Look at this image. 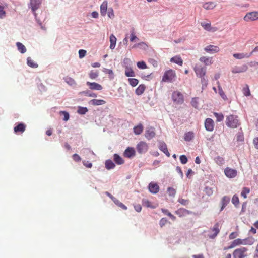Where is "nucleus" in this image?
Listing matches in <instances>:
<instances>
[{
    "label": "nucleus",
    "instance_id": "f3484780",
    "mask_svg": "<svg viewBox=\"0 0 258 258\" xmlns=\"http://www.w3.org/2000/svg\"><path fill=\"white\" fill-rule=\"evenodd\" d=\"M86 84L89 87V88L94 90H101L103 88L102 86L96 82H87Z\"/></svg>",
    "mask_w": 258,
    "mask_h": 258
},
{
    "label": "nucleus",
    "instance_id": "e433bc0d",
    "mask_svg": "<svg viewBox=\"0 0 258 258\" xmlns=\"http://www.w3.org/2000/svg\"><path fill=\"white\" fill-rule=\"evenodd\" d=\"M105 167L107 169L110 170L115 167L114 163L111 160H107L105 161Z\"/></svg>",
    "mask_w": 258,
    "mask_h": 258
},
{
    "label": "nucleus",
    "instance_id": "de8ad7c7",
    "mask_svg": "<svg viewBox=\"0 0 258 258\" xmlns=\"http://www.w3.org/2000/svg\"><path fill=\"white\" fill-rule=\"evenodd\" d=\"M242 92L244 95L246 96H249L251 95L248 85H246L245 87L243 88Z\"/></svg>",
    "mask_w": 258,
    "mask_h": 258
},
{
    "label": "nucleus",
    "instance_id": "a211bd4d",
    "mask_svg": "<svg viewBox=\"0 0 258 258\" xmlns=\"http://www.w3.org/2000/svg\"><path fill=\"white\" fill-rule=\"evenodd\" d=\"M220 224L218 223H216L213 228L211 229V230L214 232V233L212 235H209V237L211 238H214L216 237V236L218 235V234L220 232Z\"/></svg>",
    "mask_w": 258,
    "mask_h": 258
},
{
    "label": "nucleus",
    "instance_id": "39448f33",
    "mask_svg": "<svg viewBox=\"0 0 258 258\" xmlns=\"http://www.w3.org/2000/svg\"><path fill=\"white\" fill-rule=\"evenodd\" d=\"M248 244H249V243L248 242L247 239H241L240 238H237L234 240L231 243L230 245L227 248H225L224 249H231L237 246L241 245H246Z\"/></svg>",
    "mask_w": 258,
    "mask_h": 258
},
{
    "label": "nucleus",
    "instance_id": "2f4dec72",
    "mask_svg": "<svg viewBox=\"0 0 258 258\" xmlns=\"http://www.w3.org/2000/svg\"><path fill=\"white\" fill-rule=\"evenodd\" d=\"M217 84L218 85L219 95L223 99H224V100H226L227 99V97L226 95L225 94V93L223 91L219 82L218 81Z\"/></svg>",
    "mask_w": 258,
    "mask_h": 258
},
{
    "label": "nucleus",
    "instance_id": "6e6d98bb",
    "mask_svg": "<svg viewBox=\"0 0 258 258\" xmlns=\"http://www.w3.org/2000/svg\"><path fill=\"white\" fill-rule=\"evenodd\" d=\"M98 76V73L91 71L89 73V77L92 79H95Z\"/></svg>",
    "mask_w": 258,
    "mask_h": 258
},
{
    "label": "nucleus",
    "instance_id": "1a4fd4ad",
    "mask_svg": "<svg viewBox=\"0 0 258 258\" xmlns=\"http://www.w3.org/2000/svg\"><path fill=\"white\" fill-rule=\"evenodd\" d=\"M148 149V145L145 142L141 141L139 142L137 146V151L140 154L146 152Z\"/></svg>",
    "mask_w": 258,
    "mask_h": 258
},
{
    "label": "nucleus",
    "instance_id": "603ef678",
    "mask_svg": "<svg viewBox=\"0 0 258 258\" xmlns=\"http://www.w3.org/2000/svg\"><path fill=\"white\" fill-rule=\"evenodd\" d=\"M137 67L141 69H145L147 68V66L146 63L143 61H139L138 62H137Z\"/></svg>",
    "mask_w": 258,
    "mask_h": 258
},
{
    "label": "nucleus",
    "instance_id": "c85d7f7f",
    "mask_svg": "<svg viewBox=\"0 0 258 258\" xmlns=\"http://www.w3.org/2000/svg\"><path fill=\"white\" fill-rule=\"evenodd\" d=\"M170 61L171 62H174L175 63H176L179 66H182L183 64V60L180 56L177 55V56L172 57L170 59Z\"/></svg>",
    "mask_w": 258,
    "mask_h": 258
},
{
    "label": "nucleus",
    "instance_id": "473e14b6",
    "mask_svg": "<svg viewBox=\"0 0 258 258\" xmlns=\"http://www.w3.org/2000/svg\"><path fill=\"white\" fill-rule=\"evenodd\" d=\"M144 129V127L142 124H139L137 126L134 127V132L136 135L141 134Z\"/></svg>",
    "mask_w": 258,
    "mask_h": 258
},
{
    "label": "nucleus",
    "instance_id": "9d476101",
    "mask_svg": "<svg viewBox=\"0 0 258 258\" xmlns=\"http://www.w3.org/2000/svg\"><path fill=\"white\" fill-rule=\"evenodd\" d=\"M224 173L227 177L233 178L237 176V171L235 169L226 167L224 170Z\"/></svg>",
    "mask_w": 258,
    "mask_h": 258
},
{
    "label": "nucleus",
    "instance_id": "2eb2a0df",
    "mask_svg": "<svg viewBox=\"0 0 258 258\" xmlns=\"http://www.w3.org/2000/svg\"><path fill=\"white\" fill-rule=\"evenodd\" d=\"M125 157L130 158L135 155V150L133 147H127L124 152Z\"/></svg>",
    "mask_w": 258,
    "mask_h": 258
},
{
    "label": "nucleus",
    "instance_id": "052dcab7",
    "mask_svg": "<svg viewBox=\"0 0 258 258\" xmlns=\"http://www.w3.org/2000/svg\"><path fill=\"white\" fill-rule=\"evenodd\" d=\"M59 113L64 115L63 120L64 121H67L69 120L70 115L68 112L64 111H61L59 112Z\"/></svg>",
    "mask_w": 258,
    "mask_h": 258
},
{
    "label": "nucleus",
    "instance_id": "864d4df0",
    "mask_svg": "<svg viewBox=\"0 0 258 258\" xmlns=\"http://www.w3.org/2000/svg\"><path fill=\"white\" fill-rule=\"evenodd\" d=\"M88 111L86 107H79L78 112L80 114H85Z\"/></svg>",
    "mask_w": 258,
    "mask_h": 258
},
{
    "label": "nucleus",
    "instance_id": "e2e57ef3",
    "mask_svg": "<svg viewBox=\"0 0 258 258\" xmlns=\"http://www.w3.org/2000/svg\"><path fill=\"white\" fill-rule=\"evenodd\" d=\"M73 160L76 161V162H80L81 161V157H80V156L79 155H78L77 154H74L73 156Z\"/></svg>",
    "mask_w": 258,
    "mask_h": 258
},
{
    "label": "nucleus",
    "instance_id": "09e8293b",
    "mask_svg": "<svg viewBox=\"0 0 258 258\" xmlns=\"http://www.w3.org/2000/svg\"><path fill=\"white\" fill-rule=\"evenodd\" d=\"M215 161L219 165H222L224 163V158L219 156L215 158Z\"/></svg>",
    "mask_w": 258,
    "mask_h": 258
},
{
    "label": "nucleus",
    "instance_id": "b1692460",
    "mask_svg": "<svg viewBox=\"0 0 258 258\" xmlns=\"http://www.w3.org/2000/svg\"><path fill=\"white\" fill-rule=\"evenodd\" d=\"M108 7V3L104 1L100 6V14L102 16H105L106 14Z\"/></svg>",
    "mask_w": 258,
    "mask_h": 258
},
{
    "label": "nucleus",
    "instance_id": "7c9ffc66",
    "mask_svg": "<svg viewBox=\"0 0 258 258\" xmlns=\"http://www.w3.org/2000/svg\"><path fill=\"white\" fill-rule=\"evenodd\" d=\"M90 102L94 106L103 105L106 103L105 101L101 99H92L90 101Z\"/></svg>",
    "mask_w": 258,
    "mask_h": 258
},
{
    "label": "nucleus",
    "instance_id": "69168bd1",
    "mask_svg": "<svg viewBox=\"0 0 258 258\" xmlns=\"http://www.w3.org/2000/svg\"><path fill=\"white\" fill-rule=\"evenodd\" d=\"M136 40H138V38L135 35L134 32L133 31L131 32L130 40L131 42H134Z\"/></svg>",
    "mask_w": 258,
    "mask_h": 258
},
{
    "label": "nucleus",
    "instance_id": "ddd939ff",
    "mask_svg": "<svg viewBox=\"0 0 258 258\" xmlns=\"http://www.w3.org/2000/svg\"><path fill=\"white\" fill-rule=\"evenodd\" d=\"M148 189L152 194H155L158 192L159 190V186L157 183L153 182H151L148 185Z\"/></svg>",
    "mask_w": 258,
    "mask_h": 258
},
{
    "label": "nucleus",
    "instance_id": "f257e3e1",
    "mask_svg": "<svg viewBox=\"0 0 258 258\" xmlns=\"http://www.w3.org/2000/svg\"><path fill=\"white\" fill-rule=\"evenodd\" d=\"M226 124L230 128H235L239 126L240 123L237 116L230 115L226 117Z\"/></svg>",
    "mask_w": 258,
    "mask_h": 258
},
{
    "label": "nucleus",
    "instance_id": "412c9836",
    "mask_svg": "<svg viewBox=\"0 0 258 258\" xmlns=\"http://www.w3.org/2000/svg\"><path fill=\"white\" fill-rule=\"evenodd\" d=\"M142 204L143 206H145L147 208H150L152 209L156 208L158 206V205L157 204L153 203L147 199H143Z\"/></svg>",
    "mask_w": 258,
    "mask_h": 258
},
{
    "label": "nucleus",
    "instance_id": "7ed1b4c3",
    "mask_svg": "<svg viewBox=\"0 0 258 258\" xmlns=\"http://www.w3.org/2000/svg\"><path fill=\"white\" fill-rule=\"evenodd\" d=\"M176 77V74L174 70L170 69L165 72L162 79V81L164 82H171Z\"/></svg>",
    "mask_w": 258,
    "mask_h": 258
},
{
    "label": "nucleus",
    "instance_id": "423d86ee",
    "mask_svg": "<svg viewBox=\"0 0 258 258\" xmlns=\"http://www.w3.org/2000/svg\"><path fill=\"white\" fill-rule=\"evenodd\" d=\"M42 1V0H30L29 7L31 8L35 17H36L35 11L40 8Z\"/></svg>",
    "mask_w": 258,
    "mask_h": 258
},
{
    "label": "nucleus",
    "instance_id": "cd10ccee",
    "mask_svg": "<svg viewBox=\"0 0 258 258\" xmlns=\"http://www.w3.org/2000/svg\"><path fill=\"white\" fill-rule=\"evenodd\" d=\"M117 39L116 37L113 35L111 34L109 37V41L110 42V48L111 49H114L116 46Z\"/></svg>",
    "mask_w": 258,
    "mask_h": 258
},
{
    "label": "nucleus",
    "instance_id": "4468645a",
    "mask_svg": "<svg viewBox=\"0 0 258 258\" xmlns=\"http://www.w3.org/2000/svg\"><path fill=\"white\" fill-rule=\"evenodd\" d=\"M175 214L179 217H182L192 213V212L184 208H179L175 211Z\"/></svg>",
    "mask_w": 258,
    "mask_h": 258
},
{
    "label": "nucleus",
    "instance_id": "4c0bfd02",
    "mask_svg": "<svg viewBox=\"0 0 258 258\" xmlns=\"http://www.w3.org/2000/svg\"><path fill=\"white\" fill-rule=\"evenodd\" d=\"M16 46L18 48V50L21 53H24L26 52V48L25 46L21 43L18 42L16 43Z\"/></svg>",
    "mask_w": 258,
    "mask_h": 258
},
{
    "label": "nucleus",
    "instance_id": "9b49d317",
    "mask_svg": "<svg viewBox=\"0 0 258 258\" xmlns=\"http://www.w3.org/2000/svg\"><path fill=\"white\" fill-rule=\"evenodd\" d=\"M204 50L209 53H215L218 52L220 48L217 46L209 45L204 48Z\"/></svg>",
    "mask_w": 258,
    "mask_h": 258
},
{
    "label": "nucleus",
    "instance_id": "20e7f679",
    "mask_svg": "<svg viewBox=\"0 0 258 258\" xmlns=\"http://www.w3.org/2000/svg\"><path fill=\"white\" fill-rule=\"evenodd\" d=\"M172 99L173 103L176 105L182 104L184 102L183 94L179 91H175L172 93Z\"/></svg>",
    "mask_w": 258,
    "mask_h": 258
},
{
    "label": "nucleus",
    "instance_id": "a878e982",
    "mask_svg": "<svg viewBox=\"0 0 258 258\" xmlns=\"http://www.w3.org/2000/svg\"><path fill=\"white\" fill-rule=\"evenodd\" d=\"M233 57L236 59H241L245 58H249L251 55V53H239L233 54Z\"/></svg>",
    "mask_w": 258,
    "mask_h": 258
},
{
    "label": "nucleus",
    "instance_id": "3c124183",
    "mask_svg": "<svg viewBox=\"0 0 258 258\" xmlns=\"http://www.w3.org/2000/svg\"><path fill=\"white\" fill-rule=\"evenodd\" d=\"M214 115L216 117L218 122L221 121L224 119V116L222 113L214 112Z\"/></svg>",
    "mask_w": 258,
    "mask_h": 258
},
{
    "label": "nucleus",
    "instance_id": "774afa93",
    "mask_svg": "<svg viewBox=\"0 0 258 258\" xmlns=\"http://www.w3.org/2000/svg\"><path fill=\"white\" fill-rule=\"evenodd\" d=\"M167 222V219L166 218H163L160 220L159 225L161 227H162L166 224Z\"/></svg>",
    "mask_w": 258,
    "mask_h": 258
},
{
    "label": "nucleus",
    "instance_id": "bf43d9fd",
    "mask_svg": "<svg viewBox=\"0 0 258 258\" xmlns=\"http://www.w3.org/2000/svg\"><path fill=\"white\" fill-rule=\"evenodd\" d=\"M107 15H108V17L111 19H113L114 18L115 15H114L113 10L112 8H110L108 9Z\"/></svg>",
    "mask_w": 258,
    "mask_h": 258
},
{
    "label": "nucleus",
    "instance_id": "0eeeda50",
    "mask_svg": "<svg viewBox=\"0 0 258 258\" xmlns=\"http://www.w3.org/2000/svg\"><path fill=\"white\" fill-rule=\"evenodd\" d=\"M243 19L246 22L258 20V12L253 11L247 13L244 17Z\"/></svg>",
    "mask_w": 258,
    "mask_h": 258
},
{
    "label": "nucleus",
    "instance_id": "4d7b16f0",
    "mask_svg": "<svg viewBox=\"0 0 258 258\" xmlns=\"http://www.w3.org/2000/svg\"><path fill=\"white\" fill-rule=\"evenodd\" d=\"M232 202L235 205L237 206L239 204V198L236 195H234L232 199Z\"/></svg>",
    "mask_w": 258,
    "mask_h": 258
},
{
    "label": "nucleus",
    "instance_id": "c756f323",
    "mask_svg": "<svg viewBox=\"0 0 258 258\" xmlns=\"http://www.w3.org/2000/svg\"><path fill=\"white\" fill-rule=\"evenodd\" d=\"M195 135L193 132L190 131L185 133L184 135V139L185 141H190L194 138Z\"/></svg>",
    "mask_w": 258,
    "mask_h": 258
},
{
    "label": "nucleus",
    "instance_id": "ea45409f",
    "mask_svg": "<svg viewBox=\"0 0 258 258\" xmlns=\"http://www.w3.org/2000/svg\"><path fill=\"white\" fill-rule=\"evenodd\" d=\"M125 75L126 77L135 76V73L132 69L127 67L125 69Z\"/></svg>",
    "mask_w": 258,
    "mask_h": 258
},
{
    "label": "nucleus",
    "instance_id": "aec40b11",
    "mask_svg": "<svg viewBox=\"0 0 258 258\" xmlns=\"http://www.w3.org/2000/svg\"><path fill=\"white\" fill-rule=\"evenodd\" d=\"M26 127V126L24 123H20L14 127V131L16 134L19 133H22L25 131Z\"/></svg>",
    "mask_w": 258,
    "mask_h": 258
},
{
    "label": "nucleus",
    "instance_id": "c03bdc74",
    "mask_svg": "<svg viewBox=\"0 0 258 258\" xmlns=\"http://www.w3.org/2000/svg\"><path fill=\"white\" fill-rule=\"evenodd\" d=\"M27 64L31 68H37L38 67V64L35 63L34 61L30 57H28L27 58Z\"/></svg>",
    "mask_w": 258,
    "mask_h": 258
},
{
    "label": "nucleus",
    "instance_id": "338daca9",
    "mask_svg": "<svg viewBox=\"0 0 258 258\" xmlns=\"http://www.w3.org/2000/svg\"><path fill=\"white\" fill-rule=\"evenodd\" d=\"M238 233L236 232H232L229 236V238L230 240L234 239L238 236Z\"/></svg>",
    "mask_w": 258,
    "mask_h": 258
},
{
    "label": "nucleus",
    "instance_id": "f03ea898",
    "mask_svg": "<svg viewBox=\"0 0 258 258\" xmlns=\"http://www.w3.org/2000/svg\"><path fill=\"white\" fill-rule=\"evenodd\" d=\"M248 249L245 247L237 248L233 252V258H246L248 256Z\"/></svg>",
    "mask_w": 258,
    "mask_h": 258
},
{
    "label": "nucleus",
    "instance_id": "79ce46f5",
    "mask_svg": "<svg viewBox=\"0 0 258 258\" xmlns=\"http://www.w3.org/2000/svg\"><path fill=\"white\" fill-rule=\"evenodd\" d=\"M201 78V82L202 85V89L206 88L208 84V80L205 76L200 77Z\"/></svg>",
    "mask_w": 258,
    "mask_h": 258
},
{
    "label": "nucleus",
    "instance_id": "4be33fe9",
    "mask_svg": "<svg viewBox=\"0 0 258 258\" xmlns=\"http://www.w3.org/2000/svg\"><path fill=\"white\" fill-rule=\"evenodd\" d=\"M216 3L214 2H208L203 4V7L207 10H213L216 7Z\"/></svg>",
    "mask_w": 258,
    "mask_h": 258
},
{
    "label": "nucleus",
    "instance_id": "72a5a7b5",
    "mask_svg": "<svg viewBox=\"0 0 258 258\" xmlns=\"http://www.w3.org/2000/svg\"><path fill=\"white\" fill-rule=\"evenodd\" d=\"M113 159L114 162L118 165H121L124 163L123 159L117 154H115L114 155Z\"/></svg>",
    "mask_w": 258,
    "mask_h": 258
},
{
    "label": "nucleus",
    "instance_id": "f704fd0d",
    "mask_svg": "<svg viewBox=\"0 0 258 258\" xmlns=\"http://www.w3.org/2000/svg\"><path fill=\"white\" fill-rule=\"evenodd\" d=\"M230 201V198L227 196L223 197L221 200L222 206L220 211H222Z\"/></svg>",
    "mask_w": 258,
    "mask_h": 258
},
{
    "label": "nucleus",
    "instance_id": "a18cd8bd",
    "mask_svg": "<svg viewBox=\"0 0 258 258\" xmlns=\"http://www.w3.org/2000/svg\"><path fill=\"white\" fill-rule=\"evenodd\" d=\"M250 192V189L248 187H243L242 188V192L241 193V196L243 197L244 199L247 198V195Z\"/></svg>",
    "mask_w": 258,
    "mask_h": 258
},
{
    "label": "nucleus",
    "instance_id": "c9c22d12",
    "mask_svg": "<svg viewBox=\"0 0 258 258\" xmlns=\"http://www.w3.org/2000/svg\"><path fill=\"white\" fill-rule=\"evenodd\" d=\"M145 86L143 84L140 85L136 89V94L138 95L142 94L145 90Z\"/></svg>",
    "mask_w": 258,
    "mask_h": 258
},
{
    "label": "nucleus",
    "instance_id": "393cba45",
    "mask_svg": "<svg viewBox=\"0 0 258 258\" xmlns=\"http://www.w3.org/2000/svg\"><path fill=\"white\" fill-rule=\"evenodd\" d=\"M159 149L162 151L167 157H169L170 154L168 151L166 144L164 142H161L159 145Z\"/></svg>",
    "mask_w": 258,
    "mask_h": 258
},
{
    "label": "nucleus",
    "instance_id": "49530a36",
    "mask_svg": "<svg viewBox=\"0 0 258 258\" xmlns=\"http://www.w3.org/2000/svg\"><path fill=\"white\" fill-rule=\"evenodd\" d=\"M128 81L129 84L133 87L136 86L139 83L138 80L135 78H130L128 79Z\"/></svg>",
    "mask_w": 258,
    "mask_h": 258
},
{
    "label": "nucleus",
    "instance_id": "58836bf2",
    "mask_svg": "<svg viewBox=\"0 0 258 258\" xmlns=\"http://www.w3.org/2000/svg\"><path fill=\"white\" fill-rule=\"evenodd\" d=\"M137 47L145 50L148 48V45L145 42H142L134 45V46L132 47V48Z\"/></svg>",
    "mask_w": 258,
    "mask_h": 258
},
{
    "label": "nucleus",
    "instance_id": "5701e85b",
    "mask_svg": "<svg viewBox=\"0 0 258 258\" xmlns=\"http://www.w3.org/2000/svg\"><path fill=\"white\" fill-rule=\"evenodd\" d=\"M199 60L206 66L211 65L213 63L212 57H211L202 56L200 58Z\"/></svg>",
    "mask_w": 258,
    "mask_h": 258
},
{
    "label": "nucleus",
    "instance_id": "6ab92c4d",
    "mask_svg": "<svg viewBox=\"0 0 258 258\" xmlns=\"http://www.w3.org/2000/svg\"><path fill=\"white\" fill-rule=\"evenodd\" d=\"M201 26L205 30L208 31L215 32L217 30V28L212 27L210 23L202 22Z\"/></svg>",
    "mask_w": 258,
    "mask_h": 258
},
{
    "label": "nucleus",
    "instance_id": "a19ab883",
    "mask_svg": "<svg viewBox=\"0 0 258 258\" xmlns=\"http://www.w3.org/2000/svg\"><path fill=\"white\" fill-rule=\"evenodd\" d=\"M65 82L69 85L73 86L76 85V82L73 78L70 77H66L63 78Z\"/></svg>",
    "mask_w": 258,
    "mask_h": 258
},
{
    "label": "nucleus",
    "instance_id": "5fc2aeb1",
    "mask_svg": "<svg viewBox=\"0 0 258 258\" xmlns=\"http://www.w3.org/2000/svg\"><path fill=\"white\" fill-rule=\"evenodd\" d=\"M178 202L183 206H186L189 204V200L187 199H184L182 198H179Z\"/></svg>",
    "mask_w": 258,
    "mask_h": 258
},
{
    "label": "nucleus",
    "instance_id": "13d9d810",
    "mask_svg": "<svg viewBox=\"0 0 258 258\" xmlns=\"http://www.w3.org/2000/svg\"><path fill=\"white\" fill-rule=\"evenodd\" d=\"M168 194L170 196L174 197L176 194V190L172 187H168L167 189Z\"/></svg>",
    "mask_w": 258,
    "mask_h": 258
},
{
    "label": "nucleus",
    "instance_id": "bb28decb",
    "mask_svg": "<svg viewBox=\"0 0 258 258\" xmlns=\"http://www.w3.org/2000/svg\"><path fill=\"white\" fill-rule=\"evenodd\" d=\"M145 136L147 139L148 140H150L154 138L155 136V132L154 130V128H151L147 130L146 131Z\"/></svg>",
    "mask_w": 258,
    "mask_h": 258
},
{
    "label": "nucleus",
    "instance_id": "6e6552de",
    "mask_svg": "<svg viewBox=\"0 0 258 258\" xmlns=\"http://www.w3.org/2000/svg\"><path fill=\"white\" fill-rule=\"evenodd\" d=\"M194 71L198 77H202L206 75V68L201 65L196 64L194 68Z\"/></svg>",
    "mask_w": 258,
    "mask_h": 258
},
{
    "label": "nucleus",
    "instance_id": "8fccbe9b",
    "mask_svg": "<svg viewBox=\"0 0 258 258\" xmlns=\"http://www.w3.org/2000/svg\"><path fill=\"white\" fill-rule=\"evenodd\" d=\"M198 100H199V98L198 97H195L192 99L191 101V105L196 108L198 107V105H199Z\"/></svg>",
    "mask_w": 258,
    "mask_h": 258
},
{
    "label": "nucleus",
    "instance_id": "680f3d73",
    "mask_svg": "<svg viewBox=\"0 0 258 258\" xmlns=\"http://www.w3.org/2000/svg\"><path fill=\"white\" fill-rule=\"evenodd\" d=\"M180 162L182 164H186L187 162V158L186 157V156L185 155H181L180 156Z\"/></svg>",
    "mask_w": 258,
    "mask_h": 258
},
{
    "label": "nucleus",
    "instance_id": "37998d69",
    "mask_svg": "<svg viewBox=\"0 0 258 258\" xmlns=\"http://www.w3.org/2000/svg\"><path fill=\"white\" fill-rule=\"evenodd\" d=\"M113 202L116 205H117L122 209L125 210H127V207L116 198H114Z\"/></svg>",
    "mask_w": 258,
    "mask_h": 258
},
{
    "label": "nucleus",
    "instance_id": "dca6fc26",
    "mask_svg": "<svg viewBox=\"0 0 258 258\" xmlns=\"http://www.w3.org/2000/svg\"><path fill=\"white\" fill-rule=\"evenodd\" d=\"M248 67L246 65H243L241 67L235 66L232 69V72L233 74L240 73L247 71Z\"/></svg>",
    "mask_w": 258,
    "mask_h": 258
},
{
    "label": "nucleus",
    "instance_id": "0e129e2a",
    "mask_svg": "<svg viewBox=\"0 0 258 258\" xmlns=\"http://www.w3.org/2000/svg\"><path fill=\"white\" fill-rule=\"evenodd\" d=\"M86 54V51L83 49L79 50V56L80 58H82L84 57Z\"/></svg>",
    "mask_w": 258,
    "mask_h": 258
},
{
    "label": "nucleus",
    "instance_id": "f8f14e48",
    "mask_svg": "<svg viewBox=\"0 0 258 258\" xmlns=\"http://www.w3.org/2000/svg\"><path fill=\"white\" fill-rule=\"evenodd\" d=\"M205 127L206 130L211 132L214 128V122L211 118H207L205 121Z\"/></svg>",
    "mask_w": 258,
    "mask_h": 258
}]
</instances>
